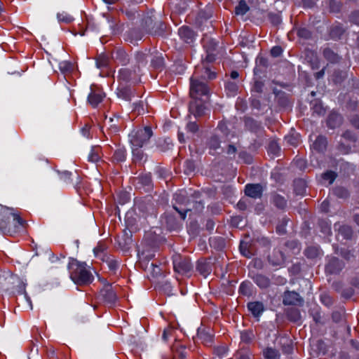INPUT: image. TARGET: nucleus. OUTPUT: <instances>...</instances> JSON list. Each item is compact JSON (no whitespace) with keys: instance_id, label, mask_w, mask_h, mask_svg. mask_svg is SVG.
<instances>
[{"instance_id":"obj_58","label":"nucleus","mask_w":359,"mask_h":359,"mask_svg":"<svg viewBox=\"0 0 359 359\" xmlns=\"http://www.w3.org/2000/svg\"><path fill=\"white\" fill-rule=\"evenodd\" d=\"M187 128L191 133H196L198 129V126L196 123L190 122L187 124Z\"/></svg>"},{"instance_id":"obj_53","label":"nucleus","mask_w":359,"mask_h":359,"mask_svg":"<svg viewBox=\"0 0 359 359\" xmlns=\"http://www.w3.org/2000/svg\"><path fill=\"white\" fill-rule=\"evenodd\" d=\"M239 157L242 159L244 160L245 163H248V164H250L251 163L252 161V156L250 155H249L248 154H247L246 152H241L239 154Z\"/></svg>"},{"instance_id":"obj_40","label":"nucleus","mask_w":359,"mask_h":359,"mask_svg":"<svg viewBox=\"0 0 359 359\" xmlns=\"http://www.w3.org/2000/svg\"><path fill=\"white\" fill-rule=\"evenodd\" d=\"M235 359H254V355L248 351H240L235 355Z\"/></svg>"},{"instance_id":"obj_10","label":"nucleus","mask_w":359,"mask_h":359,"mask_svg":"<svg viewBox=\"0 0 359 359\" xmlns=\"http://www.w3.org/2000/svg\"><path fill=\"white\" fill-rule=\"evenodd\" d=\"M197 339L207 346H211L213 342V335L210 333V330L205 328H199L198 330Z\"/></svg>"},{"instance_id":"obj_64","label":"nucleus","mask_w":359,"mask_h":359,"mask_svg":"<svg viewBox=\"0 0 359 359\" xmlns=\"http://www.w3.org/2000/svg\"><path fill=\"white\" fill-rule=\"evenodd\" d=\"M136 59L139 63H144L146 62V55L142 53H137L136 55Z\"/></svg>"},{"instance_id":"obj_22","label":"nucleus","mask_w":359,"mask_h":359,"mask_svg":"<svg viewBox=\"0 0 359 359\" xmlns=\"http://www.w3.org/2000/svg\"><path fill=\"white\" fill-rule=\"evenodd\" d=\"M100 148L99 147H93L88 156V161L93 163L97 162L100 158Z\"/></svg>"},{"instance_id":"obj_11","label":"nucleus","mask_w":359,"mask_h":359,"mask_svg":"<svg viewBox=\"0 0 359 359\" xmlns=\"http://www.w3.org/2000/svg\"><path fill=\"white\" fill-rule=\"evenodd\" d=\"M302 299L298 293L295 292H286L283 297V304L285 305H295L300 303Z\"/></svg>"},{"instance_id":"obj_30","label":"nucleus","mask_w":359,"mask_h":359,"mask_svg":"<svg viewBox=\"0 0 359 359\" xmlns=\"http://www.w3.org/2000/svg\"><path fill=\"white\" fill-rule=\"evenodd\" d=\"M344 29L342 26L337 25L332 27L330 30V36L333 39H339L344 34Z\"/></svg>"},{"instance_id":"obj_47","label":"nucleus","mask_w":359,"mask_h":359,"mask_svg":"<svg viewBox=\"0 0 359 359\" xmlns=\"http://www.w3.org/2000/svg\"><path fill=\"white\" fill-rule=\"evenodd\" d=\"M305 254L308 257L313 258L318 256V250L315 247H309L305 250Z\"/></svg>"},{"instance_id":"obj_25","label":"nucleus","mask_w":359,"mask_h":359,"mask_svg":"<svg viewBox=\"0 0 359 359\" xmlns=\"http://www.w3.org/2000/svg\"><path fill=\"white\" fill-rule=\"evenodd\" d=\"M337 148L341 154H347L351 151V146L348 142H346L341 138Z\"/></svg>"},{"instance_id":"obj_38","label":"nucleus","mask_w":359,"mask_h":359,"mask_svg":"<svg viewBox=\"0 0 359 359\" xmlns=\"http://www.w3.org/2000/svg\"><path fill=\"white\" fill-rule=\"evenodd\" d=\"M119 79L124 81H128L132 78V72L126 68L121 69L119 71Z\"/></svg>"},{"instance_id":"obj_43","label":"nucleus","mask_w":359,"mask_h":359,"mask_svg":"<svg viewBox=\"0 0 359 359\" xmlns=\"http://www.w3.org/2000/svg\"><path fill=\"white\" fill-rule=\"evenodd\" d=\"M285 140L287 142L288 144L293 146H297L300 142L298 134L288 135L285 137Z\"/></svg>"},{"instance_id":"obj_52","label":"nucleus","mask_w":359,"mask_h":359,"mask_svg":"<svg viewBox=\"0 0 359 359\" xmlns=\"http://www.w3.org/2000/svg\"><path fill=\"white\" fill-rule=\"evenodd\" d=\"M174 208L175 210L179 212V214L180 215V217L182 219H184L186 218V213L188 211H190L191 210V208H189V207H187L184 209H181L180 210L177 206L174 205Z\"/></svg>"},{"instance_id":"obj_57","label":"nucleus","mask_w":359,"mask_h":359,"mask_svg":"<svg viewBox=\"0 0 359 359\" xmlns=\"http://www.w3.org/2000/svg\"><path fill=\"white\" fill-rule=\"evenodd\" d=\"M282 48L280 46H274L271 50V54L273 57H278L282 53Z\"/></svg>"},{"instance_id":"obj_41","label":"nucleus","mask_w":359,"mask_h":359,"mask_svg":"<svg viewBox=\"0 0 359 359\" xmlns=\"http://www.w3.org/2000/svg\"><path fill=\"white\" fill-rule=\"evenodd\" d=\"M209 147L212 151H216L220 147V141L217 136H212L209 141Z\"/></svg>"},{"instance_id":"obj_13","label":"nucleus","mask_w":359,"mask_h":359,"mask_svg":"<svg viewBox=\"0 0 359 359\" xmlns=\"http://www.w3.org/2000/svg\"><path fill=\"white\" fill-rule=\"evenodd\" d=\"M327 146V138L324 136H318L313 144L312 148L318 153L324 152Z\"/></svg>"},{"instance_id":"obj_2","label":"nucleus","mask_w":359,"mask_h":359,"mask_svg":"<svg viewBox=\"0 0 359 359\" xmlns=\"http://www.w3.org/2000/svg\"><path fill=\"white\" fill-rule=\"evenodd\" d=\"M215 78V74L211 72L208 68H204L202 74L195 72L190 79V96L193 99H198L201 96H207L210 92V87L207 80Z\"/></svg>"},{"instance_id":"obj_15","label":"nucleus","mask_w":359,"mask_h":359,"mask_svg":"<svg viewBox=\"0 0 359 359\" xmlns=\"http://www.w3.org/2000/svg\"><path fill=\"white\" fill-rule=\"evenodd\" d=\"M178 32L180 38L187 43H191L194 38V32L188 27H182Z\"/></svg>"},{"instance_id":"obj_59","label":"nucleus","mask_w":359,"mask_h":359,"mask_svg":"<svg viewBox=\"0 0 359 359\" xmlns=\"http://www.w3.org/2000/svg\"><path fill=\"white\" fill-rule=\"evenodd\" d=\"M145 23H146L147 26L148 27L149 30L152 32L153 34H161V32H158V31H157L156 29L153 30L154 27H151V28L149 27L150 24L152 23V20H151V18H147L146 20H145Z\"/></svg>"},{"instance_id":"obj_3","label":"nucleus","mask_w":359,"mask_h":359,"mask_svg":"<svg viewBox=\"0 0 359 359\" xmlns=\"http://www.w3.org/2000/svg\"><path fill=\"white\" fill-rule=\"evenodd\" d=\"M69 269L71 271L70 278L76 284H88L93 279L91 273L76 260H72L69 262Z\"/></svg>"},{"instance_id":"obj_50","label":"nucleus","mask_w":359,"mask_h":359,"mask_svg":"<svg viewBox=\"0 0 359 359\" xmlns=\"http://www.w3.org/2000/svg\"><path fill=\"white\" fill-rule=\"evenodd\" d=\"M334 193L337 196L340 198H346L348 195L347 190L342 187L337 188L334 191Z\"/></svg>"},{"instance_id":"obj_55","label":"nucleus","mask_w":359,"mask_h":359,"mask_svg":"<svg viewBox=\"0 0 359 359\" xmlns=\"http://www.w3.org/2000/svg\"><path fill=\"white\" fill-rule=\"evenodd\" d=\"M226 152L228 155H233L234 156L237 152V148L235 145L229 144L226 148Z\"/></svg>"},{"instance_id":"obj_7","label":"nucleus","mask_w":359,"mask_h":359,"mask_svg":"<svg viewBox=\"0 0 359 359\" xmlns=\"http://www.w3.org/2000/svg\"><path fill=\"white\" fill-rule=\"evenodd\" d=\"M105 94L98 88L91 86L90 93L88 97V102L93 107H95L100 103Z\"/></svg>"},{"instance_id":"obj_35","label":"nucleus","mask_w":359,"mask_h":359,"mask_svg":"<svg viewBox=\"0 0 359 359\" xmlns=\"http://www.w3.org/2000/svg\"><path fill=\"white\" fill-rule=\"evenodd\" d=\"M240 251L242 255L248 258L253 255L252 248L248 245L247 243L241 242L240 244Z\"/></svg>"},{"instance_id":"obj_20","label":"nucleus","mask_w":359,"mask_h":359,"mask_svg":"<svg viewBox=\"0 0 359 359\" xmlns=\"http://www.w3.org/2000/svg\"><path fill=\"white\" fill-rule=\"evenodd\" d=\"M253 280L260 288H266L271 283L269 278L262 274H256Z\"/></svg>"},{"instance_id":"obj_61","label":"nucleus","mask_w":359,"mask_h":359,"mask_svg":"<svg viewBox=\"0 0 359 359\" xmlns=\"http://www.w3.org/2000/svg\"><path fill=\"white\" fill-rule=\"evenodd\" d=\"M351 20L353 23L359 25V11H355L351 14Z\"/></svg>"},{"instance_id":"obj_54","label":"nucleus","mask_w":359,"mask_h":359,"mask_svg":"<svg viewBox=\"0 0 359 359\" xmlns=\"http://www.w3.org/2000/svg\"><path fill=\"white\" fill-rule=\"evenodd\" d=\"M269 17L271 22L273 25H278L281 22V19H280V16L277 14H271H271H269Z\"/></svg>"},{"instance_id":"obj_4","label":"nucleus","mask_w":359,"mask_h":359,"mask_svg":"<svg viewBox=\"0 0 359 359\" xmlns=\"http://www.w3.org/2000/svg\"><path fill=\"white\" fill-rule=\"evenodd\" d=\"M153 135L152 130L150 127L146 126L142 129L138 130L130 139V143L133 147H142L147 143Z\"/></svg>"},{"instance_id":"obj_37","label":"nucleus","mask_w":359,"mask_h":359,"mask_svg":"<svg viewBox=\"0 0 359 359\" xmlns=\"http://www.w3.org/2000/svg\"><path fill=\"white\" fill-rule=\"evenodd\" d=\"M107 249L106 245L104 243H99L94 248L93 252L96 257H100L103 259L104 252Z\"/></svg>"},{"instance_id":"obj_51","label":"nucleus","mask_w":359,"mask_h":359,"mask_svg":"<svg viewBox=\"0 0 359 359\" xmlns=\"http://www.w3.org/2000/svg\"><path fill=\"white\" fill-rule=\"evenodd\" d=\"M151 64L154 67L159 68L163 64V58L161 56L156 57L152 60Z\"/></svg>"},{"instance_id":"obj_39","label":"nucleus","mask_w":359,"mask_h":359,"mask_svg":"<svg viewBox=\"0 0 359 359\" xmlns=\"http://www.w3.org/2000/svg\"><path fill=\"white\" fill-rule=\"evenodd\" d=\"M254 334L252 331H243L241 333V339L243 342L248 344L252 341Z\"/></svg>"},{"instance_id":"obj_44","label":"nucleus","mask_w":359,"mask_h":359,"mask_svg":"<svg viewBox=\"0 0 359 359\" xmlns=\"http://www.w3.org/2000/svg\"><path fill=\"white\" fill-rule=\"evenodd\" d=\"M297 35L300 38H302L304 39H308L311 37V33L308 29H306L305 27H302V28L298 29Z\"/></svg>"},{"instance_id":"obj_17","label":"nucleus","mask_w":359,"mask_h":359,"mask_svg":"<svg viewBox=\"0 0 359 359\" xmlns=\"http://www.w3.org/2000/svg\"><path fill=\"white\" fill-rule=\"evenodd\" d=\"M196 269L204 277H206L212 271V267L210 262H208L205 260L198 261L197 263Z\"/></svg>"},{"instance_id":"obj_24","label":"nucleus","mask_w":359,"mask_h":359,"mask_svg":"<svg viewBox=\"0 0 359 359\" xmlns=\"http://www.w3.org/2000/svg\"><path fill=\"white\" fill-rule=\"evenodd\" d=\"M249 11V7L244 0L239 1L235 8V13L237 15H243Z\"/></svg>"},{"instance_id":"obj_16","label":"nucleus","mask_w":359,"mask_h":359,"mask_svg":"<svg viewBox=\"0 0 359 359\" xmlns=\"http://www.w3.org/2000/svg\"><path fill=\"white\" fill-rule=\"evenodd\" d=\"M269 259L273 265L278 266L283 263L285 257L284 255L280 250L275 249L273 252V254L269 255Z\"/></svg>"},{"instance_id":"obj_31","label":"nucleus","mask_w":359,"mask_h":359,"mask_svg":"<svg viewBox=\"0 0 359 359\" xmlns=\"http://www.w3.org/2000/svg\"><path fill=\"white\" fill-rule=\"evenodd\" d=\"M110 62L109 57L104 54L99 55L97 58L96 65L98 68L107 67Z\"/></svg>"},{"instance_id":"obj_21","label":"nucleus","mask_w":359,"mask_h":359,"mask_svg":"<svg viewBox=\"0 0 359 359\" xmlns=\"http://www.w3.org/2000/svg\"><path fill=\"white\" fill-rule=\"evenodd\" d=\"M265 359H280V354L279 351L272 347H266L262 351Z\"/></svg>"},{"instance_id":"obj_1","label":"nucleus","mask_w":359,"mask_h":359,"mask_svg":"<svg viewBox=\"0 0 359 359\" xmlns=\"http://www.w3.org/2000/svg\"><path fill=\"white\" fill-rule=\"evenodd\" d=\"M25 221L17 212L6 207L0 208V231L4 235L15 233L20 227H24Z\"/></svg>"},{"instance_id":"obj_23","label":"nucleus","mask_w":359,"mask_h":359,"mask_svg":"<svg viewBox=\"0 0 359 359\" xmlns=\"http://www.w3.org/2000/svg\"><path fill=\"white\" fill-rule=\"evenodd\" d=\"M134 91L128 87L121 88L118 90V96L125 99L126 100H131L133 97Z\"/></svg>"},{"instance_id":"obj_42","label":"nucleus","mask_w":359,"mask_h":359,"mask_svg":"<svg viewBox=\"0 0 359 359\" xmlns=\"http://www.w3.org/2000/svg\"><path fill=\"white\" fill-rule=\"evenodd\" d=\"M57 19L60 22H64L65 23H70L73 21V18L69 14L62 12L57 14Z\"/></svg>"},{"instance_id":"obj_60","label":"nucleus","mask_w":359,"mask_h":359,"mask_svg":"<svg viewBox=\"0 0 359 359\" xmlns=\"http://www.w3.org/2000/svg\"><path fill=\"white\" fill-rule=\"evenodd\" d=\"M351 124L355 127L356 128L359 129V116L358 115H353L350 120Z\"/></svg>"},{"instance_id":"obj_12","label":"nucleus","mask_w":359,"mask_h":359,"mask_svg":"<svg viewBox=\"0 0 359 359\" xmlns=\"http://www.w3.org/2000/svg\"><path fill=\"white\" fill-rule=\"evenodd\" d=\"M248 309L253 316L259 318L264 311V304L260 302H252L248 304Z\"/></svg>"},{"instance_id":"obj_14","label":"nucleus","mask_w":359,"mask_h":359,"mask_svg":"<svg viewBox=\"0 0 359 359\" xmlns=\"http://www.w3.org/2000/svg\"><path fill=\"white\" fill-rule=\"evenodd\" d=\"M217 43L213 39L207 40L204 42V47L207 49V60L212 62L215 60L213 52L215 50Z\"/></svg>"},{"instance_id":"obj_33","label":"nucleus","mask_w":359,"mask_h":359,"mask_svg":"<svg viewBox=\"0 0 359 359\" xmlns=\"http://www.w3.org/2000/svg\"><path fill=\"white\" fill-rule=\"evenodd\" d=\"M126 156V149L124 148H119L115 151L113 160L116 162H121L125 161Z\"/></svg>"},{"instance_id":"obj_46","label":"nucleus","mask_w":359,"mask_h":359,"mask_svg":"<svg viewBox=\"0 0 359 359\" xmlns=\"http://www.w3.org/2000/svg\"><path fill=\"white\" fill-rule=\"evenodd\" d=\"M322 177L324 180L329 181V184H331L335 180L336 175L332 171H327L323 174Z\"/></svg>"},{"instance_id":"obj_34","label":"nucleus","mask_w":359,"mask_h":359,"mask_svg":"<svg viewBox=\"0 0 359 359\" xmlns=\"http://www.w3.org/2000/svg\"><path fill=\"white\" fill-rule=\"evenodd\" d=\"M341 123V116L338 114H332L327 119V124L330 128H334Z\"/></svg>"},{"instance_id":"obj_48","label":"nucleus","mask_w":359,"mask_h":359,"mask_svg":"<svg viewBox=\"0 0 359 359\" xmlns=\"http://www.w3.org/2000/svg\"><path fill=\"white\" fill-rule=\"evenodd\" d=\"M145 269L151 270L154 276H156L161 273L160 268L155 264L151 263L149 266H147Z\"/></svg>"},{"instance_id":"obj_28","label":"nucleus","mask_w":359,"mask_h":359,"mask_svg":"<svg viewBox=\"0 0 359 359\" xmlns=\"http://www.w3.org/2000/svg\"><path fill=\"white\" fill-rule=\"evenodd\" d=\"M341 138L348 142L351 146L355 143L357 137L350 130H346L341 136Z\"/></svg>"},{"instance_id":"obj_5","label":"nucleus","mask_w":359,"mask_h":359,"mask_svg":"<svg viewBox=\"0 0 359 359\" xmlns=\"http://www.w3.org/2000/svg\"><path fill=\"white\" fill-rule=\"evenodd\" d=\"M173 265L175 271L182 274H186L189 273L192 269V265L189 259L182 257L180 255L175 257L173 260Z\"/></svg>"},{"instance_id":"obj_19","label":"nucleus","mask_w":359,"mask_h":359,"mask_svg":"<svg viewBox=\"0 0 359 359\" xmlns=\"http://www.w3.org/2000/svg\"><path fill=\"white\" fill-rule=\"evenodd\" d=\"M141 147H133V161L135 163H142L147 160V156L144 154Z\"/></svg>"},{"instance_id":"obj_56","label":"nucleus","mask_w":359,"mask_h":359,"mask_svg":"<svg viewBox=\"0 0 359 359\" xmlns=\"http://www.w3.org/2000/svg\"><path fill=\"white\" fill-rule=\"evenodd\" d=\"M175 199L177 203L187 205V200L184 198V196L182 193L175 194Z\"/></svg>"},{"instance_id":"obj_26","label":"nucleus","mask_w":359,"mask_h":359,"mask_svg":"<svg viewBox=\"0 0 359 359\" xmlns=\"http://www.w3.org/2000/svg\"><path fill=\"white\" fill-rule=\"evenodd\" d=\"M272 201L274 205H276L278 208L283 209L286 206V200L284 197L278 195L274 194L272 196Z\"/></svg>"},{"instance_id":"obj_27","label":"nucleus","mask_w":359,"mask_h":359,"mask_svg":"<svg viewBox=\"0 0 359 359\" xmlns=\"http://www.w3.org/2000/svg\"><path fill=\"white\" fill-rule=\"evenodd\" d=\"M280 344L282 346V350L285 353H291L293 350L292 344L290 339L287 338H283L280 339Z\"/></svg>"},{"instance_id":"obj_36","label":"nucleus","mask_w":359,"mask_h":359,"mask_svg":"<svg viewBox=\"0 0 359 359\" xmlns=\"http://www.w3.org/2000/svg\"><path fill=\"white\" fill-rule=\"evenodd\" d=\"M60 69L63 73L70 72L74 69V65L72 62L68 61H62L59 65Z\"/></svg>"},{"instance_id":"obj_49","label":"nucleus","mask_w":359,"mask_h":359,"mask_svg":"<svg viewBox=\"0 0 359 359\" xmlns=\"http://www.w3.org/2000/svg\"><path fill=\"white\" fill-rule=\"evenodd\" d=\"M313 319L317 325H325V320L318 311L313 314Z\"/></svg>"},{"instance_id":"obj_62","label":"nucleus","mask_w":359,"mask_h":359,"mask_svg":"<svg viewBox=\"0 0 359 359\" xmlns=\"http://www.w3.org/2000/svg\"><path fill=\"white\" fill-rule=\"evenodd\" d=\"M226 348L224 346L217 347L215 348V352L217 355L221 356L226 353Z\"/></svg>"},{"instance_id":"obj_29","label":"nucleus","mask_w":359,"mask_h":359,"mask_svg":"<svg viewBox=\"0 0 359 359\" xmlns=\"http://www.w3.org/2000/svg\"><path fill=\"white\" fill-rule=\"evenodd\" d=\"M238 90V86L236 81H228L226 84V90L229 96L235 95Z\"/></svg>"},{"instance_id":"obj_9","label":"nucleus","mask_w":359,"mask_h":359,"mask_svg":"<svg viewBox=\"0 0 359 359\" xmlns=\"http://www.w3.org/2000/svg\"><path fill=\"white\" fill-rule=\"evenodd\" d=\"M262 191V186L259 184H248L245 187V194L254 198H261Z\"/></svg>"},{"instance_id":"obj_32","label":"nucleus","mask_w":359,"mask_h":359,"mask_svg":"<svg viewBox=\"0 0 359 359\" xmlns=\"http://www.w3.org/2000/svg\"><path fill=\"white\" fill-rule=\"evenodd\" d=\"M332 320L334 323H340L346 320V313L343 309L334 311L332 314Z\"/></svg>"},{"instance_id":"obj_6","label":"nucleus","mask_w":359,"mask_h":359,"mask_svg":"<svg viewBox=\"0 0 359 359\" xmlns=\"http://www.w3.org/2000/svg\"><path fill=\"white\" fill-rule=\"evenodd\" d=\"M100 295L103 300L109 304H114L117 300L116 287H113L111 284H107L100 291Z\"/></svg>"},{"instance_id":"obj_18","label":"nucleus","mask_w":359,"mask_h":359,"mask_svg":"<svg viewBox=\"0 0 359 359\" xmlns=\"http://www.w3.org/2000/svg\"><path fill=\"white\" fill-rule=\"evenodd\" d=\"M189 110L195 116H201L204 114L205 107L201 102L194 101L190 103Z\"/></svg>"},{"instance_id":"obj_63","label":"nucleus","mask_w":359,"mask_h":359,"mask_svg":"<svg viewBox=\"0 0 359 359\" xmlns=\"http://www.w3.org/2000/svg\"><path fill=\"white\" fill-rule=\"evenodd\" d=\"M71 173L68 171L60 172V178L65 182H68L70 179Z\"/></svg>"},{"instance_id":"obj_45","label":"nucleus","mask_w":359,"mask_h":359,"mask_svg":"<svg viewBox=\"0 0 359 359\" xmlns=\"http://www.w3.org/2000/svg\"><path fill=\"white\" fill-rule=\"evenodd\" d=\"M320 301L324 305H325L327 306H330L333 303L332 298L328 294H325V293L322 294L320 295Z\"/></svg>"},{"instance_id":"obj_8","label":"nucleus","mask_w":359,"mask_h":359,"mask_svg":"<svg viewBox=\"0 0 359 359\" xmlns=\"http://www.w3.org/2000/svg\"><path fill=\"white\" fill-rule=\"evenodd\" d=\"M322 53L323 57L330 64H339L342 60V57L331 48H323Z\"/></svg>"}]
</instances>
